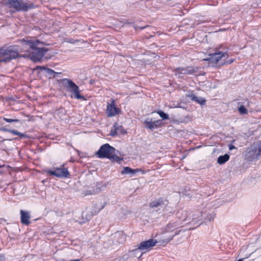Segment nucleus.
I'll return each instance as SVG.
<instances>
[{
    "label": "nucleus",
    "mask_w": 261,
    "mask_h": 261,
    "mask_svg": "<svg viewBox=\"0 0 261 261\" xmlns=\"http://www.w3.org/2000/svg\"><path fill=\"white\" fill-rule=\"evenodd\" d=\"M228 147H229V150H231L233 149H236V147L232 144H229Z\"/></svg>",
    "instance_id": "34"
},
{
    "label": "nucleus",
    "mask_w": 261,
    "mask_h": 261,
    "mask_svg": "<svg viewBox=\"0 0 261 261\" xmlns=\"http://www.w3.org/2000/svg\"><path fill=\"white\" fill-rule=\"evenodd\" d=\"M20 41L24 49H26L24 51L27 52V54L22 56L28 57L34 62L40 61L48 50L47 48L37 47L41 43L38 40L22 39Z\"/></svg>",
    "instance_id": "1"
},
{
    "label": "nucleus",
    "mask_w": 261,
    "mask_h": 261,
    "mask_svg": "<svg viewBox=\"0 0 261 261\" xmlns=\"http://www.w3.org/2000/svg\"><path fill=\"white\" fill-rule=\"evenodd\" d=\"M91 194V193H88V192H87L86 193V195H89V194Z\"/></svg>",
    "instance_id": "38"
},
{
    "label": "nucleus",
    "mask_w": 261,
    "mask_h": 261,
    "mask_svg": "<svg viewBox=\"0 0 261 261\" xmlns=\"http://www.w3.org/2000/svg\"><path fill=\"white\" fill-rule=\"evenodd\" d=\"M10 130V129L6 128L5 127L0 128V130L4 131V132H9V130Z\"/></svg>",
    "instance_id": "35"
},
{
    "label": "nucleus",
    "mask_w": 261,
    "mask_h": 261,
    "mask_svg": "<svg viewBox=\"0 0 261 261\" xmlns=\"http://www.w3.org/2000/svg\"><path fill=\"white\" fill-rule=\"evenodd\" d=\"M3 119L5 121H6L7 122H8V123L17 122L19 121V120L18 119H9V118H5V117H4Z\"/></svg>",
    "instance_id": "28"
},
{
    "label": "nucleus",
    "mask_w": 261,
    "mask_h": 261,
    "mask_svg": "<svg viewBox=\"0 0 261 261\" xmlns=\"http://www.w3.org/2000/svg\"><path fill=\"white\" fill-rule=\"evenodd\" d=\"M66 110L63 108L57 109L55 112V117L61 120H63L66 116Z\"/></svg>",
    "instance_id": "18"
},
{
    "label": "nucleus",
    "mask_w": 261,
    "mask_h": 261,
    "mask_svg": "<svg viewBox=\"0 0 261 261\" xmlns=\"http://www.w3.org/2000/svg\"><path fill=\"white\" fill-rule=\"evenodd\" d=\"M36 69L44 70L48 75L52 76L53 77H56L58 74H60V72H55L53 69L45 66H38L36 67Z\"/></svg>",
    "instance_id": "16"
},
{
    "label": "nucleus",
    "mask_w": 261,
    "mask_h": 261,
    "mask_svg": "<svg viewBox=\"0 0 261 261\" xmlns=\"http://www.w3.org/2000/svg\"><path fill=\"white\" fill-rule=\"evenodd\" d=\"M259 156L258 153H256L255 147H251L249 151L246 154V159L250 162H252L254 160L257 159Z\"/></svg>",
    "instance_id": "12"
},
{
    "label": "nucleus",
    "mask_w": 261,
    "mask_h": 261,
    "mask_svg": "<svg viewBox=\"0 0 261 261\" xmlns=\"http://www.w3.org/2000/svg\"><path fill=\"white\" fill-rule=\"evenodd\" d=\"M192 99L195 100L196 101H197L198 103H199L200 105H203L205 102V100L201 98L198 97L196 96H194L193 97Z\"/></svg>",
    "instance_id": "25"
},
{
    "label": "nucleus",
    "mask_w": 261,
    "mask_h": 261,
    "mask_svg": "<svg viewBox=\"0 0 261 261\" xmlns=\"http://www.w3.org/2000/svg\"><path fill=\"white\" fill-rule=\"evenodd\" d=\"M227 56L228 55L226 52L216 51L209 54L208 57L204 59V60L221 66L220 63L221 62H223L224 60L223 59L227 58Z\"/></svg>",
    "instance_id": "6"
},
{
    "label": "nucleus",
    "mask_w": 261,
    "mask_h": 261,
    "mask_svg": "<svg viewBox=\"0 0 261 261\" xmlns=\"http://www.w3.org/2000/svg\"><path fill=\"white\" fill-rule=\"evenodd\" d=\"M47 173L59 178L67 177L69 174L67 169L62 167L56 168L54 171L49 170Z\"/></svg>",
    "instance_id": "9"
},
{
    "label": "nucleus",
    "mask_w": 261,
    "mask_h": 261,
    "mask_svg": "<svg viewBox=\"0 0 261 261\" xmlns=\"http://www.w3.org/2000/svg\"><path fill=\"white\" fill-rule=\"evenodd\" d=\"M126 133V131L121 125H120L118 123H115L114 125V130H112L111 132V135L114 136L117 134H125Z\"/></svg>",
    "instance_id": "15"
},
{
    "label": "nucleus",
    "mask_w": 261,
    "mask_h": 261,
    "mask_svg": "<svg viewBox=\"0 0 261 261\" xmlns=\"http://www.w3.org/2000/svg\"><path fill=\"white\" fill-rule=\"evenodd\" d=\"M146 27H147V26L144 27H141V28H140V29L142 30V29H144V28H145Z\"/></svg>",
    "instance_id": "36"
},
{
    "label": "nucleus",
    "mask_w": 261,
    "mask_h": 261,
    "mask_svg": "<svg viewBox=\"0 0 261 261\" xmlns=\"http://www.w3.org/2000/svg\"><path fill=\"white\" fill-rule=\"evenodd\" d=\"M115 151L114 147L109 144H105L100 147L97 152V154L100 158H108L113 161L119 162L122 160V158L115 154Z\"/></svg>",
    "instance_id": "2"
},
{
    "label": "nucleus",
    "mask_w": 261,
    "mask_h": 261,
    "mask_svg": "<svg viewBox=\"0 0 261 261\" xmlns=\"http://www.w3.org/2000/svg\"><path fill=\"white\" fill-rule=\"evenodd\" d=\"M9 132L15 135H19V132L15 129H10V130H9Z\"/></svg>",
    "instance_id": "30"
},
{
    "label": "nucleus",
    "mask_w": 261,
    "mask_h": 261,
    "mask_svg": "<svg viewBox=\"0 0 261 261\" xmlns=\"http://www.w3.org/2000/svg\"><path fill=\"white\" fill-rule=\"evenodd\" d=\"M157 113L160 115L163 120H167L169 119L168 115L162 111H157Z\"/></svg>",
    "instance_id": "24"
},
{
    "label": "nucleus",
    "mask_w": 261,
    "mask_h": 261,
    "mask_svg": "<svg viewBox=\"0 0 261 261\" xmlns=\"http://www.w3.org/2000/svg\"><path fill=\"white\" fill-rule=\"evenodd\" d=\"M18 57V51L12 46L0 48V62H8Z\"/></svg>",
    "instance_id": "3"
},
{
    "label": "nucleus",
    "mask_w": 261,
    "mask_h": 261,
    "mask_svg": "<svg viewBox=\"0 0 261 261\" xmlns=\"http://www.w3.org/2000/svg\"><path fill=\"white\" fill-rule=\"evenodd\" d=\"M128 257L127 255H124L123 256L114 259L111 261H125L127 259Z\"/></svg>",
    "instance_id": "27"
},
{
    "label": "nucleus",
    "mask_w": 261,
    "mask_h": 261,
    "mask_svg": "<svg viewBox=\"0 0 261 261\" xmlns=\"http://www.w3.org/2000/svg\"><path fill=\"white\" fill-rule=\"evenodd\" d=\"M134 28H135V30H137L138 28V26H135Z\"/></svg>",
    "instance_id": "37"
},
{
    "label": "nucleus",
    "mask_w": 261,
    "mask_h": 261,
    "mask_svg": "<svg viewBox=\"0 0 261 261\" xmlns=\"http://www.w3.org/2000/svg\"><path fill=\"white\" fill-rule=\"evenodd\" d=\"M6 2L11 7L17 11H27L29 9L34 8V5L32 3H28L27 0H6Z\"/></svg>",
    "instance_id": "5"
},
{
    "label": "nucleus",
    "mask_w": 261,
    "mask_h": 261,
    "mask_svg": "<svg viewBox=\"0 0 261 261\" xmlns=\"http://www.w3.org/2000/svg\"><path fill=\"white\" fill-rule=\"evenodd\" d=\"M82 217L83 218H85L87 220H89L91 218V215L89 216L88 217H87L86 212H83L82 214Z\"/></svg>",
    "instance_id": "32"
},
{
    "label": "nucleus",
    "mask_w": 261,
    "mask_h": 261,
    "mask_svg": "<svg viewBox=\"0 0 261 261\" xmlns=\"http://www.w3.org/2000/svg\"><path fill=\"white\" fill-rule=\"evenodd\" d=\"M140 171V169H133L128 167H124L121 171V174H135L136 173Z\"/></svg>",
    "instance_id": "20"
},
{
    "label": "nucleus",
    "mask_w": 261,
    "mask_h": 261,
    "mask_svg": "<svg viewBox=\"0 0 261 261\" xmlns=\"http://www.w3.org/2000/svg\"><path fill=\"white\" fill-rule=\"evenodd\" d=\"M157 243L158 241L156 240L150 239L147 241L141 242L138 246V248L133 250L132 251L136 252L138 250L145 251L141 254L139 257H140L144 253L150 250Z\"/></svg>",
    "instance_id": "7"
},
{
    "label": "nucleus",
    "mask_w": 261,
    "mask_h": 261,
    "mask_svg": "<svg viewBox=\"0 0 261 261\" xmlns=\"http://www.w3.org/2000/svg\"><path fill=\"white\" fill-rule=\"evenodd\" d=\"M239 112L241 114H247V110L245 108L244 106H241L239 108Z\"/></svg>",
    "instance_id": "26"
},
{
    "label": "nucleus",
    "mask_w": 261,
    "mask_h": 261,
    "mask_svg": "<svg viewBox=\"0 0 261 261\" xmlns=\"http://www.w3.org/2000/svg\"><path fill=\"white\" fill-rule=\"evenodd\" d=\"M258 155H259V156L261 155V143L258 144Z\"/></svg>",
    "instance_id": "33"
},
{
    "label": "nucleus",
    "mask_w": 261,
    "mask_h": 261,
    "mask_svg": "<svg viewBox=\"0 0 261 261\" xmlns=\"http://www.w3.org/2000/svg\"><path fill=\"white\" fill-rule=\"evenodd\" d=\"M237 261H243V259H239Z\"/></svg>",
    "instance_id": "39"
},
{
    "label": "nucleus",
    "mask_w": 261,
    "mask_h": 261,
    "mask_svg": "<svg viewBox=\"0 0 261 261\" xmlns=\"http://www.w3.org/2000/svg\"><path fill=\"white\" fill-rule=\"evenodd\" d=\"M202 214H203V216H204V215H205V213H204V214H203V212H202Z\"/></svg>",
    "instance_id": "40"
},
{
    "label": "nucleus",
    "mask_w": 261,
    "mask_h": 261,
    "mask_svg": "<svg viewBox=\"0 0 261 261\" xmlns=\"http://www.w3.org/2000/svg\"><path fill=\"white\" fill-rule=\"evenodd\" d=\"M21 222L22 224L28 225L30 224V219L31 218L30 214L29 212L21 210Z\"/></svg>",
    "instance_id": "13"
},
{
    "label": "nucleus",
    "mask_w": 261,
    "mask_h": 261,
    "mask_svg": "<svg viewBox=\"0 0 261 261\" xmlns=\"http://www.w3.org/2000/svg\"><path fill=\"white\" fill-rule=\"evenodd\" d=\"M120 111V109L115 106L114 100H112L111 103H108L106 110L108 117H112L115 116L118 114Z\"/></svg>",
    "instance_id": "10"
},
{
    "label": "nucleus",
    "mask_w": 261,
    "mask_h": 261,
    "mask_svg": "<svg viewBox=\"0 0 261 261\" xmlns=\"http://www.w3.org/2000/svg\"><path fill=\"white\" fill-rule=\"evenodd\" d=\"M20 137V139L28 138V136L25 134L21 133L19 132V135H18Z\"/></svg>",
    "instance_id": "31"
},
{
    "label": "nucleus",
    "mask_w": 261,
    "mask_h": 261,
    "mask_svg": "<svg viewBox=\"0 0 261 261\" xmlns=\"http://www.w3.org/2000/svg\"><path fill=\"white\" fill-rule=\"evenodd\" d=\"M197 71V68L193 67H179L174 70L175 75H178L179 77L180 74H192Z\"/></svg>",
    "instance_id": "8"
},
{
    "label": "nucleus",
    "mask_w": 261,
    "mask_h": 261,
    "mask_svg": "<svg viewBox=\"0 0 261 261\" xmlns=\"http://www.w3.org/2000/svg\"><path fill=\"white\" fill-rule=\"evenodd\" d=\"M176 215L177 217L179 219V220L178 221L180 223H181L180 222L181 221L189 220V219H187V213L185 211H179L177 213Z\"/></svg>",
    "instance_id": "19"
},
{
    "label": "nucleus",
    "mask_w": 261,
    "mask_h": 261,
    "mask_svg": "<svg viewBox=\"0 0 261 261\" xmlns=\"http://www.w3.org/2000/svg\"><path fill=\"white\" fill-rule=\"evenodd\" d=\"M197 215H194L193 216V220L195 222H198L199 220H200L199 219V216H200L201 217H202L203 219H204L206 220L211 221L212 220L214 219V215L213 214H208L206 216H203L202 213H200L197 214V217L196 216Z\"/></svg>",
    "instance_id": "17"
},
{
    "label": "nucleus",
    "mask_w": 261,
    "mask_h": 261,
    "mask_svg": "<svg viewBox=\"0 0 261 261\" xmlns=\"http://www.w3.org/2000/svg\"><path fill=\"white\" fill-rule=\"evenodd\" d=\"M145 123L146 124V127L151 130H153L159 127L162 124V121L160 120L154 121H145Z\"/></svg>",
    "instance_id": "14"
},
{
    "label": "nucleus",
    "mask_w": 261,
    "mask_h": 261,
    "mask_svg": "<svg viewBox=\"0 0 261 261\" xmlns=\"http://www.w3.org/2000/svg\"><path fill=\"white\" fill-rule=\"evenodd\" d=\"M164 204L162 199H159L155 200L151 202L150 204V206L152 208H156L160 206H162Z\"/></svg>",
    "instance_id": "22"
},
{
    "label": "nucleus",
    "mask_w": 261,
    "mask_h": 261,
    "mask_svg": "<svg viewBox=\"0 0 261 261\" xmlns=\"http://www.w3.org/2000/svg\"><path fill=\"white\" fill-rule=\"evenodd\" d=\"M0 167H1V166H0Z\"/></svg>",
    "instance_id": "41"
},
{
    "label": "nucleus",
    "mask_w": 261,
    "mask_h": 261,
    "mask_svg": "<svg viewBox=\"0 0 261 261\" xmlns=\"http://www.w3.org/2000/svg\"><path fill=\"white\" fill-rule=\"evenodd\" d=\"M230 158V156L227 154H225L223 155H220L217 159V163L220 165H222L227 162Z\"/></svg>",
    "instance_id": "21"
},
{
    "label": "nucleus",
    "mask_w": 261,
    "mask_h": 261,
    "mask_svg": "<svg viewBox=\"0 0 261 261\" xmlns=\"http://www.w3.org/2000/svg\"><path fill=\"white\" fill-rule=\"evenodd\" d=\"M181 226V223L176 221H172L168 223L162 231L163 233L172 232L175 230L177 228Z\"/></svg>",
    "instance_id": "11"
},
{
    "label": "nucleus",
    "mask_w": 261,
    "mask_h": 261,
    "mask_svg": "<svg viewBox=\"0 0 261 261\" xmlns=\"http://www.w3.org/2000/svg\"><path fill=\"white\" fill-rule=\"evenodd\" d=\"M180 230H179L178 232H176L174 235H173L172 236H171V237H170L169 238H168V239H165V240H163L161 242V243L164 245V246H165L169 241H170L171 240H172L173 238V237L176 236V235H177L179 232H180Z\"/></svg>",
    "instance_id": "23"
},
{
    "label": "nucleus",
    "mask_w": 261,
    "mask_h": 261,
    "mask_svg": "<svg viewBox=\"0 0 261 261\" xmlns=\"http://www.w3.org/2000/svg\"><path fill=\"white\" fill-rule=\"evenodd\" d=\"M223 62H221L220 64L221 65H223L225 64H231V63H232L233 62V60H228L227 61H225V59H223Z\"/></svg>",
    "instance_id": "29"
},
{
    "label": "nucleus",
    "mask_w": 261,
    "mask_h": 261,
    "mask_svg": "<svg viewBox=\"0 0 261 261\" xmlns=\"http://www.w3.org/2000/svg\"><path fill=\"white\" fill-rule=\"evenodd\" d=\"M63 86L68 91L72 94L76 99H85L84 97L80 94V90L79 87L70 79H63L61 80Z\"/></svg>",
    "instance_id": "4"
}]
</instances>
